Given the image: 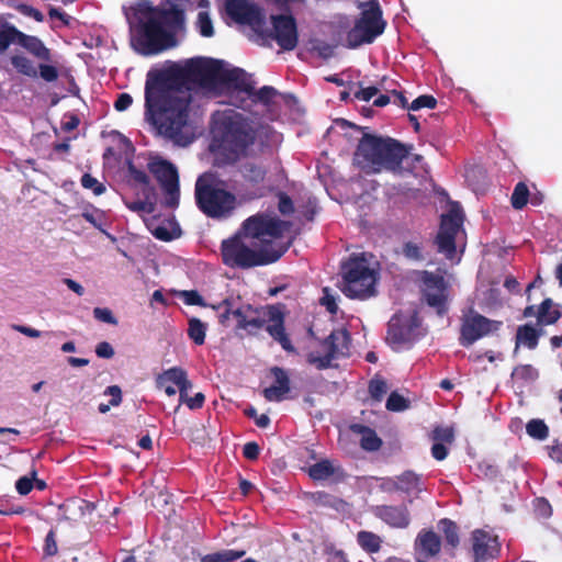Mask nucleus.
Instances as JSON below:
<instances>
[{
	"instance_id": "1",
	"label": "nucleus",
	"mask_w": 562,
	"mask_h": 562,
	"mask_svg": "<svg viewBox=\"0 0 562 562\" xmlns=\"http://www.w3.org/2000/svg\"><path fill=\"white\" fill-rule=\"evenodd\" d=\"M223 70L222 60L196 58L182 68L148 74L145 85L146 114L161 136L179 146L192 142L186 132L192 102L189 85L213 88L221 83Z\"/></svg>"
},
{
	"instance_id": "2",
	"label": "nucleus",
	"mask_w": 562,
	"mask_h": 562,
	"mask_svg": "<svg viewBox=\"0 0 562 562\" xmlns=\"http://www.w3.org/2000/svg\"><path fill=\"white\" fill-rule=\"evenodd\" d=\"M291 222L266 213H257L244 221L241 231L221 245L224 265L229 268L249 269L278 261L290 248L283 241Z\"/></svg>"
},
{
	"instance_id": "3",
	"label": "nucleus",
	"mask_w": 562,
	"mask_h": 562,
	"mask_svg": "<svg viewBox=\"0 0 562 562\" xmlns=\"http://www.w3.org/2000/svg\"><path fill=\"white\" fill-rule=\"evenodd\" d=\"M184 24V12L178 5L144 7L136 13L131 44L143 56L157 55L175 44V33Z\"/></svg>"
},
{
	"instance_id": "4",
	"label": "nucleus",
	"mask_w": 562,
	"mask_h": 562,
	"mask_svg": "<svg viewBox=\"0 0 562 562\" xmlns=\"http://www.w3.org/2000/svg\"><path fill=\"white\" fill-rule=\"evenodd\" d=\"M258 136V125L248 116L235 111L225 112L217 122L216 138L222 165H233L247 157Z\"/></svg>"
},
{
	"instance_id": "5",
	"label": "nucleus",
	"mask_w": 562,
	"mask_h": 562,
	"mask_svg": "<svg viewBox=\"0 0 562 562\" xmlns=\"http://www.w3.org/2000/svg\"><path fill=\"white\" fill-rule=\"evenodd\" d=\"M408 150L407 146L394 138L366 133L358 143L353 162L366 173H379L382 170L395 173L402 170Z\"/></svg>"
},
{
	"instance_id": "6",
	"label": "nucleus",
	"mask_w": 562,
	"mask_h": 562,
	"mask_svg": "<svg viewBox=\"0 0 562 562\" xmlns=\"http://www.w3.org/2000/svg\"><path fill=\"white\" fill-rule=\"evenodd\" d=\"M195 203L211 218L229 216L236 207V195L226 189L225 181L213 172H204L195 182Z\"/></svg>"
},
{
	"instance_id": "7",
	"label": "nucleus",
	"mask_w": 562,
	"mask_h": 562,
	"mask_svg": "<svg viewBox=\"0 0 562 562\" xmlns=\"http://www.w3.org/2000/svg\"><path fill=\"white\" fill-rule=\"evenodd\" d=\"M341 292L349 299H367L374 294L375 272L363 256L351 255L341 263Z\"/></svg>"
},
{
	"instance_id": "8",
	"label": "nucleus",
	"mask_w": 562,
	"mask_h": 562,
	"mask_svg": "<svg viewBox=\"0 0 562 562\" xmlns=\"http://www.w3.org/2000/svg\"><path fill=\"white\" fill-rule=\"evenodd\" d=\"M367 7L362 10L355 25L346 35L347 47L357 48L362 44H371L384 32L385 21L382 18V10L378 0H369L361 3Z\"/></svg>"
},
{
	"instance_id": "9",
	"label": "nucleus",
	"mask_w": 562,
	"mask_h": 562,
	"mask_svg": "<svg viewBox=\"0 0 562 562\" xmlns=\"http://www.w3.org/2000/svg\"><path fill=\"white\" fill-rule=\"evenodd\" d=\"M255 316H248L246 324L241 325V329L247 330L250 335L257 334L261 328L272 337L274 341L288 352H294L295 348L289 335L285 331V316L279 306L269 305L261 311H254Z\"/></svg>"
},
{
	"instance_id": "10",
	"label": "nucleus",
	"mask_w": 562,
	"mask_h": 562,
	"mask_svg": "<svg viewBox=\"0 0 562 562\" xmlns=\"http://www.w3.org/2000/svg\"><path fill=\"white\" fill-rule=\"evenodd\" d=\"M350 336L346 329L333 330L325 339L319 340V350L307 355V362L318 370L330 367L331 361L348 355Z\"/></svg>"
},
{
	"instance_id": "11",
	"label": "nucleus",
	"mask_w": 562,
	"mask_h": 562,
	"mask_svg": "<svg viewBox=\"0 0 562 562\" xmlns=\"http://www.w3.org/2000/svg\"><path fill=\"white\" fill-rule=\"evenodd\" d=\"M164 192V205L176 209L180 201L179 173L173 164L160 157L151 158L147 165Z\"/></svg>"
},
{
	"instance_id": "12",
	"label": "nucleus",
	"mask_w": 562,
	"mask_h": 562,
	"mask_svg": "<svg viewBox=\"0 0 562 562\" xmlns=\"http://www.w3.org/2000/svg\"><path fill=\"white\" fill-rule=\"evenodd\" d=\"M270 29L257 32L262 38L274 41L283 50H293L299 44V30L295 18L290 13L270 15Z\"/></svg>"
},
{
	"instance_id": "13",
	"label": "nucleus",
	"mask_w": 562,
	"mask_h": 562,
	"mask_svg": "<svg viewBox=\"0 0 562 562\" xmlns=\"http://www.w3.org/2000/svg\"><path fill=\"white\" fill-rule=\"evenodd\" d=\"M502 325V321L490 319L470 308L469 314L462 317L459 338L460 345L470 347L476 340L498 331Z\"/></svg>"
},
{
	"instance_id": "14",
	"label": "nucleus",
	"mask_w": 562,
	"mask_h": 562,
	"mask_svg": "<svg viewBox=\"0 0 562 562\" xmlns=\"http://www.w3.org/2000/svg\"><path fill=\"white\" fill-rule=\"evenodd\" d=\"M422 295L426 304L435 308L439 316L448 312V284L441 274L423 271Z\"/></svg>"
},
{
	"instance_id": "15",
	"label": "nucleus",
	"mask_w": 562,
	"mask_h": 562,
	"mask_svg": "<svg viewBox=\"0 0 562 562\" xmlns=\"http://www.w3.org/2000/svg\"><path fill=\"white\" fill-rule=\"evenodd\" d=\"M463 223L461 211L451 209L447 214L441 215L439 232L435 244L438 252L443 254L447 259L456 257V237Z\"/></svg>"
},
{
	"instance_id": "16",
	"label": "nucleus",
	"mask_w": 562,
	"mask_h": 562,
	"mask_svg": "<svg viewBox=\"0 0 562 562\" xmlns=\"http://www.w3.org/2000/svg\"><path fill=\"white\" fill-rule=\"evenodd\" d=\"M226 14L239 24L249 25L255 32L266 26V18L258 4L249 0H224Z\"/></svg>"
},
{
	"instance_id": "17",
	"label": "nucleus",
	"mask_w": 562,
	"mask_h": 562,
	"mask_svg": "<svg viewBox=\"0 0 562 562\" xmlns=\"http://www.w3.org/2000/svg\"><path fill=\"white\" fill-rule=\"evenodd\" d=\"M418 327L419 319L416 313L411 315L395 313L389 321L386 339L393 346L411 344L416 339Z\"/></svg>"
},
{
	"instance_id": "18",
	"label": "nucleus",
	"mask_w": 562,
	"mask_h": 562,
	"mask_svg": "<svg viewBox=\"0 0 562 562\" xmlns=\"http://www.w3.org/2000/svg\"><path fill=\"white\" fill-rule=\"evenodd\" d=\"M473 562H492L501 550L497 536L484 529H474L471 532Z\"/></svg>"
},
{
	"instance_id": "19",
	"label": "nucleus",
	"mask_w": 562,
	"mask_h": 562,
	"mask_svg": "<svg viewBox=\"0 0 562 562\" xmlns=\"http://www.w3.org/2000/svg\"><path fill=\"white\" fill-rule=\"evenodd\" d=\"M441 548V537L431 528H423L414 541L415 561L428 562L439 555Z\"/></svg>"
},
{
	"instance_id": "20",
	"label": "nucleus",
	"mask_w": 562,
	"mask_h": 562,
	"mask_svg": "<svg viewBox=\"0 0 562 562\" xmlns=\"http://www.w3.org/2000/svg\"><path fill=\"white\" fill-rule=\"evenodd\" d=\"M373 516L393 529H406L412 522V515L406 504L372 506Z\"/></svg>"
},
{
	"instance_id": "21",
	"label": "nucleus",
	"mask_w": 562,
	"mask_h": 562,
	"mask_svg": "<svg viewBox=\"0 0 562 562\" xmlns=\"http://www.w3.org/2000/svg\"><path fill=\"white\" fill-rule=\"evenodd\" d=\"M156 386L164 390L168 396H173L177 393L175 386L179 390V397L186 396V391L192 387L191 381L188 379L186 370L180 367H172L158 374L156 378Z\"/></svg>"
},
{
	"instance_id": "22",
	"label": "nucleus",
	"mask_w": 562,
	"mask_h": 562,
	"mask_svg": "<svg viewBox=\"0 0 562 562\" xmlns=\"http://www.w3.org/2000/svg\"><path fill=\"white\" fill-rule=\"evenodd\" d=\"M524 317H536V325L543 329L544 326L555 324L562 316L560 306L552 299H544L538 306L528 305L522 311Z\"/></svg>"
},
{
	"instance_id": "23",
	"label": "nucleus",
	"mask_w": 562,
	"mask_h": 562,
	"mask_svg": "<svg viewBox=\"0 0 562 562\" xmlns=\"http://www.w3.org/2000/svg\"><path fill=\"white\" fill-rule=\"evenodd\" d=\"M221 83L226 85L228 88H233L235 91L254 93V81L251 77L241 68L226 69L224 67Z\"/></svg>"
},
{
	"instance_id": "24",
	"label": "nucleus",
	"mask_w": 562,
	"mask_h": 562,
	"mask_svg": "<svg viewBox=\"0 0 562 562\" xmlns=\"http://www.w3.org/2000/svg\"><path fill=\"white\" fill-rule=\"evenodd\" d=\"M15 43L41 61L48 63L52 60L50 49L37 36L27 35L16 29Z\"/></svg>"
},
{
	"instance_id": "25",
	"label": "nucleus",
	"mask_w": 562,
	"mask_h": 562,
	"mask_svg": "<svg viewBox=\"0 0 562 562\" xmlns=\"http://www.w3.org/2000/svg\"><path fill=\"white\" fill-rule=\"evenodd\" d=\"M544 334V330L537 325L524 324L519 325L515 335V348L514 353H517L518 349L522 346L530 350L537 348L539 338Z\"/></svg>"
},
{
	"instance_id": "26",
	"label": "nucleus",
	"mask_w": 562,
	"mask_h": 562,
	"mask_svg": "<svg viewBox=\"0 0 562 562\" xmlns=\"http://www.w3.org/2000/svg\"><path fill=\"white\" fill-rule=\"evenodd\" d=\"M437 526L442 533L446 551L451 558H454L456 551L461 542L459 526L450 518L440 519Z\"/></svg>"
},
{
	"instance_id": "27",
	"label": "nucleus",
	"mask_w": 562,
	"mask_h": 562,
	"mask_svg": "<svg viewBox=\"0 0 562 562\" xmlns=\"http://www.w3.org/2000/svg\"><path fill=\"white\" fill-rule=\"evenodd\" d=\"M350 430L360 435V447L366 451H378L382 447V439L376 435L375 430L362 424H352Z\"/></svg>"
},
{
	"instance_id": "28",
	"label": "nucleus",
	"mask_w": 562,
	"mask_h": 562,
	"mask_svg": "<svg viewBox=\"0 0 562 562\" xmlns=\"http://www.w3.org/2000/svg\"><path fill=\"white\" fill-rule=\"evenodd\" d=\"M393 488L406 494L420 493L423 491L422 476L413 471H405L392 481Z\"/></svg>"
},
{
	"instance_id": "29",
	"label": "nucleus",
	"mask_w": 562,
	"mask_h": 562,
	"mask_svg": "<svg viewBox=\"0 0 562 562\" xmlns=\"http://www.w3.org/2000/svg\"><path fill=\"white\" fill-rule=\"evenodd\" d=\"M357 543L364 552L374 554L381 550L383 539L372 531L360 530L357 533Z\"/></svg>"
},
{
	"instance_id": "30",
	"label": "nucleus",
	"mask_w": 562,
	"mask_h": 562,
	"mask_svg": "<svg viewBox=\"0 0 562 562\" xmlns=\"http://www.w3.org/2000/svg\"><path fill=\"white\" fill-rule=\"evenodd\" d=\"M340 468H335L331 461L324 459L308 468V475L314 481H324L335 475Z\"/></svg>"
},
{
	"instance_id": "31",
	"label": "nucleus",
	"mask_w": 562,
	"mask_h": 562,
	"mask_svg": "<svg viewBox=\"0 0 562 562\" xmlns=\"http://www.w3.org/2000/svg\"><path fill=\"white\" fill-rule=\"evenodd\" d=\"M246 550L224 549L202 557L201 562H234L241 559Z\"/></svg>"
},
{
	"instance_id": "32",
	"label": "nucleus",
	"mask_w": 562,
	"mask_h": 562,
	"mask_svg": "<svg viewBox=\"0 0 562 562\" xmlns=\"http://www.w3.org/2000/svg\"><path fill=\"white\" fill-rule=\"evenodd\" d=\"M206 324L196 317H191L188 322V336L198 346L205 342Z\"/></svg>"
},
{
	"instance_id": "33",
	"label": "nucleus",
	"mask_w": 562,
	"mask_h": 562,
	"mask_svg": "<svg viewBox=\"0 0 562 562\" xmlns=\"http://www.w3.org/2000/svg\"><path fill=\"white\" fill-rule=\"evenodd\" d=\"M402 255L409 261L422 262L426 259L422 240H408L402 246Z\"/></svg>"
},
{
	"instance_id": "34",
	"label": "nucleus",
	"mask_w": 562,
	"mask_h": 562,
	"mask_svg": "<svg viewBox=\"0 0 562 562\" xmlns=\"http://www.w3.org/2000/svg\"><path fill=\"white\" fill-rule=\"evenodd\" d=\"M10 61H11V65L14 67V69L19 74H21L23 76L31 77V78H34L37 76L36 67L34 66L32 60L29 59L27 57H25L23 55H13L10 58Z\"/></svg>"
},
{
	"instance_id": "35",
	"label": "nucleus",
	"mask_w": 562,
	"mask_h": 562,
	"mask_svg": "<svg viewBox=\"0 0 562 562\" xmlns=\"http://www.w3.org/2000/svg\"><path fill=\"white\" fill-rule=\"evenodd\" d=\"M240 172L246 181L260 183L265 180L267 171L263 167L254 162H247L241 166Z\"/></svg>"
},
{
	"instance_id": "36",
	"label": "nucleus",
	"mask_w": 562,
	"mask_h": 562,
	"mask_svg": "<svg viewBox=\"0 0 562 562\" xmlns=\"http://www.w3.org/2000/svg\"><path fill=\"white\" fill-rule=\"evenodd\" d=\"M529 189L527 184L522 181L518 182L514 191L512 193L510 202L515 210H521L524 209L529 200Z\"/></svg>"
},
{
	"instance_id": "37",
	"label": "nucleus",
	"mask_w": 562,
	"mask_h": 562,
	"mask_svg": "<svg viewBox=\"0 0 562 562\" xmlns=\"http://www.w3.org/2000/svg\"><path fill=\"white\" fill-rule=\"evenodd\" d=\"M527 434L537 440H544L549 436V427L542 419H531L526 425Z\"/></svg>"
},
{
	"instance_id": "38",
	"label": "nucleus",
	"mask_w": 562,
	"mask_h": 562,
	"mask_svg": "<svg viewBox=\"0 0 562 562\" xmlns=\"http://www.w3.org/2000/svg\"><path fill=\"white\" fill-rule=\"evenodd\" d=\"M538 371L531 364L516 366L512 372L513 379L522 382H532L538 378Z\"/></svg>"
},
{
	"instance_id": "39",
	"label": "nucleus",
	"mask_w": 562,
	"mask_h": 562,
	"mask_svg": "<svg viewBox=\"0 0 562 562\" xmlns=\"http://www.w3.org/2000/svg\"><path fill=\"white\" fill-rule=\"evenodd\" d=\"M277 94L278 91L273 87L263 86L258 91L254 89V93H248V97H251L254 102H260L265 105H269Z\"/></svg>"
},
{
	"instance_id": "40",
	"label": "nucleus",
	"mask_w": 562,
	"mask_h": 562,
	"mask_svg": "<svg viewBox=\"0 0 562 562\" xmlns=\"http://www.w3.org/2000/svg\"><path fill=\"white\" fill-rule=\"evenodd\" d=\"M385 407L390 412H403L409 407V401L394 391L389 395Z\"/></svg>"
},
{
	"instance_id": "41",
	"label": "nucleus",
	"mask_w": 562,
	"mask_h": 562,
	"mask_svg": "<svg viewBox=\"0 0 562 562\" xmlns=\"http://www.w3.org/2000/svg\"><path fill=\"white\" fill-rule=\"evenodd\" d=\"M127 172L130 181L143 187H149V176L144 170L138 169L132 161L127 162Z\"/></svg>"
},
{
	"instance_id": "42",
	"label": "nucleus",
	"mask_w": 562,
	"mask_h": 562,
	"mask_svg": "<svg viewBox=\"0 0 562 562\" xmlns=\"http://www.w3.org/2000/svg\"><path fill=\"white\" fill-rule=\"evenodd\" d=\"M290 386L270 385L263 390V396L269 402H281L286 397L290 392Z\"/></svg>"
},
{
	"instance_id": "43",
	"label": "nucleus",
	"mask_w": 562,
	"mask_h": 562,
	"mask_svg": "<svg viewBox=\"0 0 562 562\" xmlns=\"http://www.w3.org/2000/svg\"><path fill=\"white\" fill-rule=\"evenodd\" d=\"M196 25L199 29V33L203 37H211L214 35V27H213V23H212L209 12H206V11L199 12Z\"/></svg>"
},
{
	"instance_id": "44",
	"label": "nucleus",
	"mask_w": 562,
	"mask_h": 562,
	"mask_svg": "<svg viewBox=\"0 0 562 562\" xmlns=\"http://www.w3.org/2000/svg\"><path fill=\"white\" fill-rule=\"evenodd\" d=\"M368 391L372 400L380 402L387 392L386 382L381 378H374L369 382Z\"/></svg>"
},
{
	"instance_id": "45",
	"label": "nucleus",
	"mask_w": 562,
	"mask_h": 562,
	"mask_svg": "<svg viewBox=\"0 0 562 562\" xmlns=\"http://www.w3.org/2000/svg\"><path fill=\"white\" fill-rule=\"evenodd\" d=\"M80 182L85 189L92 190L95 195H101L105 192L104 184L101 183L97 178L92 177L90 173H83Z\"/></svg>"
},
{
	"instance_id": "46",
	"label": "nucleus",
	"mask_w": 562,
	"mask_h": 562,
	"mask_svg": "<svg viewBox=\"0 0 562 562\" xmlns=\"http://www.w3.org/2000/svg\"><path fill=\"white\" fill-rule=\"evenodd\" d=\"M16 27L4 25L0 30V52H4L10 44L15 43Z\"/></svg>"
},
{
	"instance_id": "47",
	"label": "nucleus",
	"mask_w": 562,
	"mask_h": 562,
	"mask_svg": "<svg viewBox=\"0 0 562 562\" xmlns=\"http://www.w3.org/2000/svg\"><path fill=\"white\" fill-rule=\"evenodd\" d=\"M437 105V100L435 97L430 94H422L417 97L408 106L409 110L417 111L423 108L435 109Z\"/></svg>"
},
{
	"instance_id": "48",
	"label": "nucleus",
	"mask_w": 562,
	"mask_h": 562,
	"mask_svg": "<svg viewBox=\"0 0 562 562\" xmlns=\"http://www.w3.org/2000/svg\"><path fill=\"white\" fill-rule=\"evenodd\" d=\"M533 509H535V514L539 518H549L552 515V507H551L550 503L543 497H539V498L535 499Z\"/></svg>"
},
{
	"instance_id": "49",
	"label": "nucleus",
	"mask_w": 562,
	"mask_h": 562,
	"mask_svg": "<svg viewBox=\"0 0 562 562\" xmlns=\"http://www.w3.org/2000/svg\"><path fill=\"white\" fill-rule=\"evenodd\" d=\"M278 210L282 215H291L294 213V203L292 199L284 192L278 193Z\"/></svg>"
},
{
	"instance_id": "50",
	"label": "nucleus",
	"mask_w": 562,
	"mask_h": 562,
	"mask_svg": "<svg viewBox=\"0 0 562 562\" xmlns=\"http://www.w3.org/2000/svg\"><path fill=\"white\" fill-rule=\"evenodd\" d=\"M432 438L437 442L451 443L454 439V432L453 429L449 427H436L432 431Z\"/></svg>"
},
{
	"instance_id": "51",
	"label": "nucleus",
	"mask_w": 562,
	"mask_h": 562,
	"mask_svg": "<svg viewBox=\"0 0 562 562\" xmlns=\"http://www.w3.org/2000/svg\"><path fill=\"white\" fill-rule=\"evenodd\" d=\"M93 316L95 319L110 325H117V319L108 307H94Z\"/></svg>"
},
{
	"instance_id": "52",
	"label": "nucleus",
	"mask_w": 562,
	"mask_h": 562,
	"mask_svg": "<svg viewBox=\"0 0 562 562\" xmlns=\"http://www.w3.org/2000/svg\"><path fill=\"white\" fill-rule=\"evenodd\" d=\"M180 296L182 297L183 302L187 305H198V306L206 305L203 296L195 290L182 291L180 293Z\"/></svg>"
},
{
	"instance_id": "53",
	"label": "nucleus",
	"mask_w": 562,
	"mask_h": 562,
	"mask_svg": "<svg viewBox=\"0 0 562 562\" xmlns=\"http://www.w3.org/2000/svg\"><path fill=\"white\" fill-rule=\"evenodd\" d=\"M188 392L189 391H186L184 398L180 397V402L181 403H186V405L190 409H199V408H201L203 406V404H204V401H205L204 394L202 392H198L194 396L190 397Z\"/></svg>"
},
{
	"instance_id": "54",
	"label": "nucleus",
	"mask_w": 562,
	"mask_h": 562,
	"mask_svg": "<svg viewBox=\"0 0 562 562\" xmlns=\"http://www.w3.org/2000/svg\"><path fill=\"white\" fill-rule=\"evenodd\" d=\"M40 76L47 82H53L58 78V70L55 66L42 63L38 65Z\"/></svg>"
},
{
	"instance_id": "55",
	"label": "nucleus",
	"mask_w": 562,
	"mask_h": 562,
	"mask_svg": "<svg viewBox=\"0 0 562 562\" xmlns=\"http://www.w3.org/2000/svg\"><path fill=\"white\" fill-rule=\"evenodd\" d=\"M271 374L274 378L273 385L290 386V379L286 371L280 367H272L270 369Z\"/></svg>"
},
{
	"instance_id": "56",
	"label": "nucleus",
	"mask_w": 562,
	"mask_h": 562,
	"mask_svg": "<svg viewBox=\"0 0 562 562\" xmlns=\"http://www.w3.org/2000/svg\"><path fill=\"white\" fill-rule=\"evenodd\" d=\"M44 552L48 557H54L58 552L56 536L54 530H49L45 537Z\"/></svg>"
},
{
	"instance_id": "57",
	"label": "nucleus",
	"mask_w": 562,
	"mask_h": 562,
	"mask_svg": "<svg viewBox=\"0 0 562 562\" xmlns=\"http://www.w3.org/2000/svg\"><path fill=\"white\" fill-rule=\"evenodd\" d=\"M19 12L25 16L34 19L36 22L44 21V14L36 8L27 4H20L18 8Z\"/></svg>"
},
{
	"instance_id": "58",
	"label": "nucleus",
	"mask_w": 562,
	"mask_h": 562,
	"mask_svg": "<svg viewBox=\"0 0 562 562\" xmlns=\"http://www.w3.org/2000/svg\"><path fill=\"white\" fill-rule=\"evenodd\" d=\"M104 395L111 397L110 405L116 407L122 403V390L119 385H110L104 390Z\"/></svg>"
},
{
	"instance_id": "59",
	"label": "nucleus",
	"mask_w": 562,
	"mask_h": 562,
	"mask_svg": "<svg viewBox=\"0 0 562 562\" xmlns=\"http://www.w3.org/2000/svg\"><path fill=\"white\" fill-rule=\"evenodd\" d=\"M260 453L259 445L255 441H249L244 445L243 456L250 461H255L258 459Z\"/></svg>"
},
{
	"instance_id": "60",
	"label": "nucleus",
	"mask_w": 562,
	"mask_h": 562,
	"mask_svg": "<svg viewBox=\"0 0 562 562\" xmlns=\"http://www.w3.org/2000/svg\"><path fill=\"white\" fill-rule=\"evenodd\" d=\"M114 349L108 341H101L95 347V355L102 359H111L114 356Z\"/></svg>"
},
{
	"instance_id": "61",
	"label": "nucleus",
	"mask_w": 562,
	"mask_h": 562,
	"mask_svg": "<svg viewBox=\"0 0 562 562\" xmlns=\"http://www.w3.org/2000/svg\"><path fill=\"white\" fill-rule=\"evenodd\" d=\"M133 103V98L131 94L123 92L117 95V99L114 102V109L119 112L127 110Z\"/></svg>"
},
{
	"instance_id": "62",
	"label": "nucleus",
	"mask_w": 562,
	"mask_h": 562,
	"mask_svg": "<svg viewBox=\"0 0 562 562\" xmlns=\"http://www.w3.org/2000/svg\"><path fill=\"white\" fill-rule=\"evenodd\" d=\"M15 488L20 495H27L33 488V480L22 476L16 481Z\"/></svg>"
},
{
	"instance_id": "63",
	"label": "nucleus",
	"mask_w": 562,
	"mask_h": 562,
	"mask_svg": "<svg viewBox=\"0 0 562 562\" xmlns=\"http://www.w3.org/2000/svg\"><path fill=\"white\" fill-rule=\"evenodd\" d=\"M379 89L376 87H367L361 88L355 92V98L361 101H370Z\"/></svg>"
},
{
	"instance_id": "64",
	"label": "nucleus",
	"mask_w": 562,
	"mask_h": 562,
	"mask_svg": "<svg viewBox=\"0 0 562 562\" xmlns=\"http://www.w3.org/2000/svg\"><path fill=\"white\" fill-rule=\"evenodd\" d=\"M548 453L552 460L562 463V440H555L551 446H548Z\"/></svg>"
}]
</instances>
